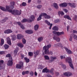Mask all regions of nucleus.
Returning a JSON list of instances; mask_svg holds the SVG:
<instances>
[{"mask_svg":"<svg viewBox=\"0 0 77 77\" xmlns=\"http://www.w3.org/2000/svg\"><path fill=\"white\" fill-rule=\"evenodd\" d=\"M11 6L6 5V12L8 11L9 12L11 13L13 15H20L21 14V11L17 10H14L13 11L12 10H10Z\"/></svg>","mask_w":77,"mask_h":77,"instance_id":"1","label":"nucleus"},{"mask_svg":"<svg viewBox=\"0 0 77 77\" xmlns=\"http://www.w3.org/2000/svg\"><path fill=\"white\" fill-rule=\"evenodd\" d=\"M51 45L49 44L47 46L45 45L43 48V50L45 51V54H49V48H51Z\"/></svg>","mask_w":77,"mask_h":77,"instance_id":"2","label":"nucleus"},{"mask_svg":"<svg viewBox=\"0 0 77 77\" xmlns=\"http://www.w3.org/2000/svg\"><path fill=\"white\" fill-rule=\"evenodd\" d=\"M65 60L66 62L68 63L69 64V66L70 67L72 68V69H74V67L73 66V65H72V60H71V58L70 57H67L66 58Z\"/></svg>","mask_w":77,"mask_h":77,"instance_id":"3","label":"nucleus"},{"mask_svg":"<svg viewBox=\"0 0 77 77\" xmlns=\"http://www.w3.org/2000/svg\"><path fill=\"white\" fill-rule=\"evenodd\" d=\"M16 68L21 69V68H24V63L21 61L19 62V64H17L16 66Z\"/></svg>","mask_w":77,"mask_h":77,"instance_id":"4","label":"nucleus"},{"mask_svg":"<svg viewBox=\"0 0 77 77\" xmlns=\"http://www.w3.org/2000/svg\"><path fill=\"white\" fill-rule=\"evenodd\" d=\"M13 60L12 58H9V60L8 61L7 63V65H8V66H12L13 65Z\"/></svg>","mask_w":77,"mask_h":77,"instance_id":"5","label":"nucleus"},{"mask_svg":"<svg viewBox=\"0 0 77 77\" xmlns=\"http://www.w3.org/2000/svg\"><path fill=\"white\" fill-rule=\"evenodd\" d=\"M53 34L54 35H57V36H60V35H63L64 34V32L63 31L61 32H56L55 31H53Z\"/></svg>","mask_w":77,"mask_h":77,"instance_id":"6","label":"nucleus"},{"mask_svg":"<svg viewBox=\"0 0 77 77\" xmlns=\"http://www.w3.org/2000/svg\"><path fill=\"white\" fill-rule=\"evenodd\" d=\"M42 17H44L46 19H50V16L47 15V14L45 13H43Z\"/></svg>","mask_w":77,"mask_h":77,"instance_id":"7","label":"nucleus"},{"mask_svg":"<svg viewBox=\"0 0 77 77\" xmlns=\"http://www.w3.org/2000/svg\"><path fill=\"white\" fill-rule=\"evenodd\" d=\"M64 49L66 50L67 53L69 54H72V52L70 50H69L67 48L65 47L64 48Z\"/></svg>","mask_w":77,"mask_h":77,"instance_id":"8","label":"nucleus"},{"mask_svg":"<svg viewBox=\"0 0 77 77\" xmlns=\"http://www.w3.org/2000/svg\"><path fill=\"white\" fill-rule=\"evenodd\" d=\"M35 16H34V15H31L30 17V19H29V23H31L32 22V21H33L35 20Z\"/></svg>","mask_w":77,"mask_h":77,"instance_id":"9","label":"nucleus"},{"mask_svg":"<svg viewBox=\"0 0 77 77\" xmlns=\"http://www.w3.org/2000/svg\"><path fill=\"white\" fill-rule=\"evenodd\" d=\"M45 23L47 24L48 26H50L49 27V29L50 30L51 29V27L53 26V24L50 23V22H48L47 20H45Z\"/></svg>","mask_w":77,"mask_h":77,"instance_id":"10","label":"nucleus"},{"mask_svg":"<svg viewBox=\"0 0 77 77\" xmlns=\"http://www.w3.org/2000/svg\"><path fill=\"white\" fill-rule=\"evenodd\" d=\"M42 72L44 73L46 72V73H48L50 72V70L47 69V67H46L45 69H43L42 70Z\"/></svg>","mask_w":77,"mask_h":77,"instance_id":"11","label":"nucleus"},{"mask_svg":"<svg viewBox=\"0 0 77 77\" xmlns=\"http://www.w3.org/2000/svg\"><path fill=\"white\" fill-rule=\"evenodd\" d=\"M7 44H8V45H12L11 39H10V38L9 37H8L7 38Z\"/></svg>","mask_w":77,"mask_h":77,"instance_id":"12","label":"nucleus"},{"mask_svg":"<svg viewBox=\"0 0 77 77\" xmlns=\"http://www.w3.org/2000/svg\"><path fill=\"white\" fill-rule=\"evenodd\" d=\"M67 5H68V4L67 3L65 2H64L63 3L60 4L59 5V6H60V7H66Z\"/></svg>","mask_w":77,"mask_h":77,"instance_id":"13","label":"nucleus"},{"mask_svg":"<svg viewBox=\"0 0 77 77\" xmlns=\"http://www.w3.org/2000/svg\"><path fill=\"white\" fill-rule=\"evenodd\" d=\"M13 32V31H12V30L10 29H8L5 30L4 31V33H6L7 34H9V33H12Z\"/></svg>","mask_w":77,"mask_h":77,"instance_id":"14","label":"nucleus"},{"mask_svg":"<svg viewBox=\"0 0 77 77\" xmlns=\"http://www.w3.org/2000/svg\"><path fill=\"white\" fill-rule=\"evenodd\" d=\"M56 57H51V60H49V63H51L52 62H53L54 61V60H56Z\"/></svg>","mask_w":77,"mask_h":77,"instance_id":"15","label":"nucleus"},{"mask_svg":"<svg viewBox=\"0 0 77 77\" xmlns=\"http://www.w3.org/2000/svg\"><path fill=\"white\" fill-rule=\"evenodd\" d=\"M40 51L39 50H37L36 51H35L34 52V57H36L37 56H38L39 54Z\"/></svg>","mask_w":77,"mask_h":77,"instance_id":"16","label":"nucleus"},{"mask_svg":"<svg viewBox=\"0 0 77 77\" xmlns=\"http://www.w3.org/2000/svg\"><path fill=\"white\" fill-rule=\"evenodd\" d=\"M63 75L67 77H68L69 76H71L72 75V73H71L70 72H66L64 73Z\"/></svg>","mask_w":77,"mask_h":77,"instance_id":"17","label":"nucleus"},{"mask_svg":"<svg viewBox=\"0 0 77 77\" xmlns=\"http://www.w3.org/2000/svg\"><path fill=\"white\" fill-rule=\"evenodd\" d=\"M17 46L21 48H23L24 47V45H23V44L21 43H18L17 44Z\"/></svg>","mask_w":77,"mask_h":77,"instance_id":"18","label":"nucleus"},{"mask_svg":"<svg viewBox=\"0 0 77 77\" xmlns=\"http://www.w3.org/2000/svg\"><path fill=\"white\" fill-rule=\"evenodd\" d=\"M53 38L54 40H56L57 42H59L60 41V38L59 37L55 36L53 37Z\"/></svg>","mask_w":77,"mask_h":77,"instance_id":"19","label":"nucleus"},{"mask_svg":"<svg viewBox=\"0 0 77 77\" xmlns=\"http://www.w3.org/2000/svg\"><path fill=\"white\" fill-rule=\"evenodd\" d=\"M17 36V38L18 39H21L23 38V36L21 34H18Z\"/></svg>","mask_w":77,"mask_h":77,"instance_id":"20","label":"nucleus"},{"mask_svg":"<svg viewBox=\"0 0 77 77\" xmlns=\"http://www.w3.org/2000/svg\"><path fill=\"white\" fill-rule=\"evenodd\" d=\"M64 18H66L68 20H69L70 21H72V20L71 19V17H70L69 16L67 15H64Z\"/></svg>","mask_w":77,"mask_h":77,"instance_id":"21","label":"nucleus"},{"mask_svg":"<svg viewBox=\"0 0 77 77\" xmlns=\"http://www.w3.org/2000/svg\"><path fill=\"white\" fill-rule=\"evenodd\" d=\"M25 32L26 33H27L28 34H32V33H33V32L32 30H27L25 31Z\"/></svg>","mask_w":77,"mask_h":77,"instance_id":"22","label":"nucleus"},{"mask_svg":"<svg viewBox=\"0 0 77 77\" xmlns=\"http://www.w3.org/2000/svg\"><path fill=\"white\" fill-rule=\"evenodd\" d=\"M19 50V49L18 48H16L15 50L14 51V54L15 56H17V53Z\"/></svg>","mask_w":77,"mask_h":77,"instance_id":"23","label":"nucleus"},{"mask_svg":"<svg viewBox=\"0 0 77 77\" xmlns=\"http://www.w3.org/2000/svg\"><path fill=\"white\" fill-rule=\"evenodd\" d=\"M69 5L70 7H72V8H75V4L74 3H69Z\"/></svg>","mask_w":77,"mask_h":77,"instance_id":"24","label":"nucleus"},{"mask_svg":"<svg viewBox=\"0 0 77 77\" xmlns=\"http://www.w3.org/2000/svg\"><path fill=\"white\" fill-rule=\"evenodd\" d=\"M22 23H25L26 22H28L29 23V19H23L21 21Z\"/></svg>","mask_w":77,"mask_h":77,"instance_id":"25","label":"nucleus"},{"mask_svg":"<svg viewBox=\"0 0 77 77\" xmlns=\"http://www.w3.org/2000/svg\"><path fill=\"white\" fill-rule=\"evenodd\" d=\"M4 42H5V41L3 38H1V42L0 43V45L1 46H2L3 44H4Z\"/></svg>","mask_w":77,"mask_h":77,"instance_id":"26","label":"nucleus"},{"mask_svg":"<svg viewBox=\"0 0 77 77\" xmlns=\"http://www.w3.org/2000/svg\"><path fill=\"white\" fill-rule=\"evenodd\" d=\"M42 14H43V13H41V14L38 17L37 19V21H39L41 20V19H42Z\"/></svg>","mask_w":77,"mask_h":77,"instance_id":"27","label":"nucleus"},{"mask_svg":"<svg viewBox=\"0 0 77 77\" xmlns=\"http://www.w3.org/2000/svg\"><path fill=\"white\" fill-rule=\"evenodd\" d=\"M11 39L13 41H15L16 39V36L15 35H11Z\"/></svg>","mask_w":77,"mask_h":77,"instance_id":"28","label":"nucleus"},{"mask_svg":"<svg viewBox=\"0 0 77 77\" xmlns=\"http://www.w3.org/2000/svg\"><path fill=\"white\" fill-rule=\"evenodd\" d=\"M0 9H1V10L3 11H4L5 12H6V8L0 6Z\"/></svg>","mask_w":77,"mask_h":77,"instance_id":"29","label":"nucleus"},{"mask_svg":"<svg viewBox=\"0 0 77 77\" xmlns=\"http://www.w3.org/2000/svg\"><path fill=\"white\" fill-rule=\"evenodd\" d=\"M8 17H5L3 20H2L1 21V23H5V22H6L7 20H8Z\"/></svg>","mask_w":77,"mask_h":77,"instance_id":"30","label":"nucleus"},{"mask_svg":"<svg viewBox=\"0 0 77 77\" xmlns=\"http://www.w3.org/2000/svg\"><path fill=\"white\" fill-rule=\"evenodd\" d=\"M53 5L54 8L56 9H57L59 7H58V5H57V4L56 3H54L53 4Z\"/></svg>","mask_w":77,"mask_h":77,"instance_id":"31","label":"nucleus"},{"mask_svg":"<svg viewBox=\"0 0 77 77\" xmlns=\"http://www.w3.org/2000/svg\"><path fill=\"white\" fill-rule=\"evenodd\" d=\"M43 37H40L38 38V40L39 42H41V41L43 40Z\"/></svg>","mask_w":77,"mask_h":77,"instance_id":"32","label":"nucleus"},{"mask_svg":"<svg viewBox=\"0 0 77 77\" xmlns=\"http://www.w3.org/2000/svg\"><path fill=\"white\" fill-rule=\"evenodd\" d=\"M38 28H39V25H36L34 26V30H38Z\"/></svg>","mask_w":77,"mask_h":77,"instance_id":"33","label":"nucleus"},{"mask_svg":"<svg viewBox=\"0 0 77 77\" xmlns=\"http://www.w3.org/2000/svg\"><path fill=\"white\" fill-rule=\"evenodd\" d=\"M4 47L5 48V49L7 50V49L9 48V46L8 45L5 44L4 45Z\"/></svg>","mask_w":77,"mask_h":77,"instance_id":"34","label":"nucleus"},{"mask_svg":"<svg viewBox=\"0 0 77 77\" xmlns=\"http://www.w3.org/2000/svg\"><path fill=\"white\" fill-rule=\"evenodd\" d=\"M24 60L26 63H29V62H30V60L29 58H27L26 57H25L24 58Z\"/></svg>","mask_w":77,"mask_h":77,"instance_id":"35","label":"nucleus"},{"mask_svg":"<svg viewBox=\"0 0 77 77\" xmlns=\"http://www.w3.org/2000/svg\"><path fill=\"white\" fill-rule=\"evenodd\" d=\"M52 30L57 31L58 30V27L56 26H55L52 28Z\"/></svg>","mask_w":77,"mask_h":77,"instance_id":"36","label":"nucleus"},{"mask_svg":"<svg viewBox=\"0 0 77 77\" xmlns=\"http://www.w3.org/2000/svg\"><path fill=\"white\" fill-rule=\"evenodd\" d=\"M54 69L52 68L49 71V72L51 73V74L53 75L54 74V73L53 72V71H54Z\"/></svg>","mask_w":77,"mask_h":77,"instance_id":"37","label":"nucleus"},{"mask_svg":"<svg viewBox=\"0 0 77 77\" xmlns=\"http://www.w3.org/2000/svg\"><path fill=\"white\" fill-rule=\"evenodd\" d=\"M58 14L59 15H63L65 14L63 12V11H58Z\"/></svg>","mask_w":77,"mask_h":77,"instance_id":"38","label":"nucleus"},{"mask_svg":"<svg viewBox=\"0 0 77 77\" xmlns=\"http://www.w3.org/2000/svg\"><path fill=\"white\" fill-rule=\"evenodd\" d=\"M26 2H23L22 4H20V6H26Z\"/></svg>","mask_w":77,"mask_h":77,"instance_id":"39","label":"nucleus"},{"mask_svg":"<svg viewBox=\"0 0 77 77\" xmlns=\"http://www.w3.org/2000/svg\"><path fill=\"white\" fill-rule=\"evenodd\" d=\"M57 45L58 46V47H63V46L62 45V44L60 43H58Z\"/></svg>","mask_w":77,"mask_h":77,"instance_id":"40","label":"nucleus"},{"mask_svg":"<svg viewBox=\"0 0 77 77\" xmlns=\"http://www.w3.org/2000/svg\"><path fill=\"white\" fill-rule=\"evenodd\" d=\"M60 22V20L59 19H57L54 20V22L55 23H59Z\"/></svg>","mask_w":77,"mask_h":77,"instance_id":"41","label":"nucleus"},{"mask_svg":"<svg viewBox=\"0 0 77 77\" xmlns=\"http://www.w3.org/2000/svg\"><path fill=\"white\" fill-rule=\"evenodd\" d=\"M44 57L45 58V60H49L50 59L49 57L48 56L45 55L44 56Z\"/></svg>","mask_w":77,"mask_h":77,"instance_id":"42","label":"nucleus"},{"mask_svg":"<svg viewBox=\"0 0 77 77\" xmlns=\"http://www.w3.org/2000/svg\"><path fill=\"white\" fill-rule=\"evenodd\" d=\"M28 54L30 57H32L33 56V53L32 52H28Z\"/></svg>","mask_w":77,"mask_h":77,"instance_id":"43","label":"nucleus"},{"mask_svg":"<svg viewBox=\"0 0 77 77\" xmlns=\"http://www.w3.org/2000/svg\"><path fill=\"white\" fill-rule=\"evenodd\" d=\"M42 7V6L41 5H38L37 6V8L38 9H41Z\"/></svg>","mask_w":77,"mask_h":77,"instance_id":"44","label":"nucleus"},{"mask_svg":"<svg viewBox=\"0 0 77 77\" xmlns=\"http://www.w3.org/2000/svg\"><path fill=\"white\" fill-rule=\"evenodd\" d=\"M10 4L11 5V6H14L15 5V2H10Z\"/></svg>","mask_w":77,"mask_h":77,"instance_id":"45","label":"nucleus"},{"mask_svg":"<svg viewBox=\"0 0 77 77\" xmlns=\"http://www.w3.org/2000/svg\"><path fill=\"white\" fill-rule=\"evenodd\" d=\"M33 74H34V73H33V72L32 71H31L29 73V75L31 76H33Z\"/></svg>","mask_w":77,"mask_h":77,"instance_id":"46","label":"nucleus"},{"mask_svg":"<svg viewBox=\"0 0 77 77\" xmlns=\"http://www.w3.org/2000/svg\"><path fill=\"white\" fill-rule=\"evenodd\" d=\"M22 41L23 43L24 44H26V40L24 38H23Z\"/></svg>","mask_w":77,"mask_h":77,"instance_id":"47","label":"nucleus"},{"mask_svg":"<svg viewBox=\"0 0 77 77\" xmlns=\"http://www.w3.org/2000/svg\"><path fill=\"white\" fill-rule=\"evenodd\" d=\"M73 19L75 21L77 20V15H74V17H73Z\"/></svg>","mask_w":77,"mask_h":77,"instance_id":"48","label":"nucleus"},{"mask_svg":"<svg viewBox=\"0 0 77 77\" xmlns=\"http://www.w3.org/2000/svg\"><path fill=\"white\" fill-rule=\"evenodd\" d=\"M11 56V54H7V55L6 56V57H10Z\"/></svg>","mask_w":77,"mask_h":77,"instance_id":"49","label":"nucleus"},{"mask_svg":"<svg viewBox=\"0 0 77 77\" xmlns=\"http://www.w3.org/2000/svg\"><path fill=\"white\" fill-rule=\"evenodd\" d=\"M62 67L64 69H66V66L65 64H62Z\"/></svg>","mask_w":77,"mask_h":77,"instance_id":"50","label":"nucleus"},{"mask_svg":"<svg viewBox=\"0 0 77 77\" xmlns=\"http://www.w3.org/2000/svg\"><path fill=\"white\" fill-rule=\"evenodd\" d=\"M4 62V61L3 60H0V65H1L2 64H3V63Z\"/></svg>","mask_w":77,"mask_h":77,"instance_id":"51","label":"nucleus"},{"mask_svg":"<svg viewBox=\"0 0 77 77\" xmlns=\"http://www.w3.org/2000/svg\"><path fill=\"white\" fill-rule=\"evenodd\" d=\"M73 38L75 39H76L77 38V36L76 35L74 34H73Z\"/></svg>","mask_w":77,"mask_h":77,"instance_id":"52","label":"nucleus"},{"mask_svg":"<svg viewBox=\"0 0 77 77\" xmlns=\"http://www.w3.org/2000/svg\"><path fill=\"white\" fill-rule=\"evenodd\" d=\"M60 58L61 59H65V56H63V55H61L60 56Z\"/></svg>","mask_w":77,"mask_h":77,"instance_id":"53","label":"nucleus"},{"mask_svg":"<svg viewBox=\"0 0 77 77\" xmlns=\"http://www.w3.org/2000/svg\"><path fill=\"white\" fill-rule=\"evenodd\" d=\"M63 10L64 11V12H65L66 13H67L68 12V10L66 9H63Z\"/></svg>","mask_w":77,"mask_h":77,"instance_id":"54","label":"nucleus"},{"mask_svg":"<svg viewBox=\"0 0 77 77\" xmlns=\"http://www.w3.org/2000/svg\"><path fill=\"white\" fill-rule=\"evenodd\" d=\"M50 54L52 55V54H53V52H52L51 51H50V52L49 51V54Z\"/></svg>","mask_w":77,"mask_h":77,"instance_id":"55","label":"nucleus"},{"mask_svg":"<svg viewBox=\"0 0 77 77\" xmlns=\"http://www.w3.org/2000/svg\"><path fill=\"white\" fill-rule=\"evenodd\" d=\"M17 24H18V25H19V26H20L22 25V24H21V22H17Z\"/></svg>","mask_w":77,"mask_h":77,"instance_id":"56","label":"nucleus"},{"mask_svg":"<svg viewBox=\"0 0 77 77\" xmlns=\"http://www.w3.org/2000/svg\"><path fill=\"white\" fill-rule=\"evenodd\" d=\"M20 27L21 28V29H25L24 26H23V25H21Z\"/></svg>","mask_w":77,"mask_h":77,"instance_id":"57","label":"nucleus"},{"mask_svg":"<svg viewBox=\"0 0 77 77\" xmlns=\"http://www.w3.org/2000/svg\"><path fill=\"white\" fill-rule=\"evenodd\" d=\"M72 37L70 36L69 38V41H72Z\"/></svg>","mask_w":77,"mask_h":77,"instance_id":"58","label":"nucleus"},{"mask_svg":"<svg viewBox=\"0 0 77 77\" xmlns=\"http://www.w3.org/2000/svg\"><path fill=\"white\" fill-rule=\"evenodd\" d=\"M5 54V51H0V54Z\"/></svg>","mask_w":77,"mask_h":77,"instance_id":"59","label":"nucleus"},{"mask_svg":"<svg viewBox=\"0 0 77 77\" xmlns=\"http://www.w3.org/2000/svg\"><path fill=\"white\" fill-rule=\"evenodd\" d=\"M22 75H25V74H26V72L25 71H23L22 73Z\"/></svg>","mask_w":77,"mask_h":77,"instance_id":"60","label":"nucleus"},{"mask_svg":"<svg viewBox=\"0 0 77 77\" xmlns=\"http://www.w3.org/2000/svg\"><path fill=\"white\" fill-rule=\"evenodd\" d=\"M10 8L12 9H14V6L13 5H11Z\"/></svg>","mask_w":77,"mask_h":77,"instance_id":"61","label":"nucleus"},{"mask_svg":"<svg viewBox=\"0 0 77 77\" xmlns=\"http://www.w3.org/2000/svg\"><path fill=\"white\" fill-rule=\"evenodd\" d=\"M37 2L38 4H40L41 3V0H38L37 1Z\"/></svg>","mask_w":77,"mask_h":77,"instance_id":"62","label":"nucleus"},{"mask_svg":"<svg viewBox=\"0 0 77 77\" xmlns=\"http://www.w3.org/2000/svg\"><path fill=\"white\" fill-rule=\"evenodd\" d=\"M29 71H25V73L26 74H29Z\"/></svg>","mask_w":77,"mask_h":77,"instance_id":"63","label":"nucleus"},{"mask_svg":"<svg viewBox=\"0 0 77 77\" xmlns=\"http://www.w3.org/2000/svg\"><path fill=\"white\" fill-rule=\"evenodd\" d=\"M77 31H75V30H73V33H77Z\"/></svg>","mask_w":77,"mask_h":77,"instance_id":"64","label":"nucleus"}]
</instances>
